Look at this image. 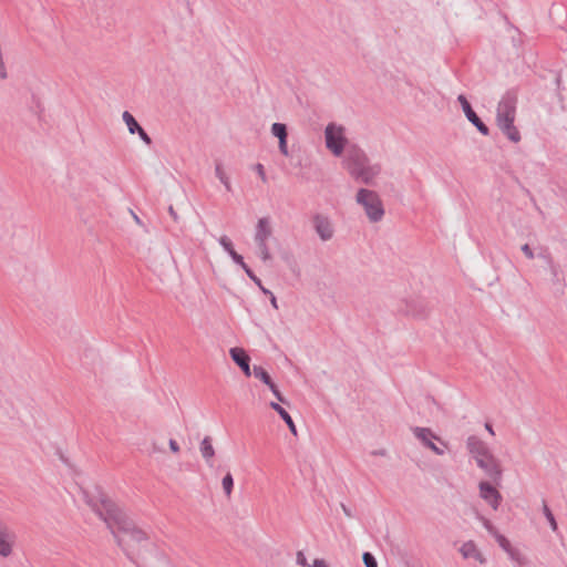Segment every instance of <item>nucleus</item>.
<instances>
[{"instance_id":"a19ab883","label":"nucleus","mask_w":567,"mask_h":567,"mask_svg":"<svg viewBox=\"0 0 567 567\" xmlns=\"http://www.w3.org/2000/svg\"><path fill=\"white\" fill-rule=\"evenodd\" d=\"M270 303H271V306H272L275 309H278L277 299H276V297L274 296V293L270 296Z\"/></svg>"},{"instance_id":"79ce46f5","label":"nucleus","mask_w":567,"mask_h":567,"mask_svg":"<svg viewBox=\"0 0 567 567\" xmlns=\"http://www.w3.org/2000/svg\"><path fill=\"white\" fill-rule=\"evenodd\" d=\"M485 429H486V431H487L491 435H494V434H495V432H494L493 426H492V424H491V423H485Z\"/></svg>"},{"instance_id":"39448f33","label":"nucleus","mask_w":567,"mask_h":567,"mask_svg":"<svg viewBox=\"0 0 567 567\" xmlns=\"http://www.w3.org/2000/svg\"><path fill=\"white\" fill-rule=\"evenodd\" d=\"M355 202L362 206L371 223L380 221L384 216V208L379 194L368 188H360L355 194Z\"/></svg>"},{"instance_id":"4be33fe9","label":"nucleus","mask_w":567,"mask_h":567,"mask_svg":"<svg viewBox=\"0 0 567 567\" xmlns=\"http://www.w3.org/2000/svg\"><path fill=\"white\" fill-rule=\"evenodd\" d=\"M271 133L274 136L280 138H287V127L282 123H274L271 126Z\"/></svg>"},{"instance_id":"4468645a","label":"nucleus","mask_w":567,"mask_h":567,"mask_svg":"<svg viewBox=\"0 0 567 567\" xmlns=\"http://www.w3.org/2000/svg\"><path fill=\"white\" fill-rule=\"evenodd\" d=\"M229 354L234 362L243 370L246 377L251 375L250 358L243 348H231Z\"/></svg>"},{"instance_id":"49530a36","label":"nucleus","mask_w":567,"mask_h":567,"mask_svg":"<svg viewBox=\"0 0 567 567\" xmlns=\"http://www.w3.org/2000/svg\"><path fill=\"white\" fill-rule=\"evenodd\" d=\"M132 215H133V218H134L135 223L141 225L142 221H141L140 217L136 214H134V213H132Z\"/></svg>"},{"instance_id":"7c9ffc66","label":"nucleus","mask_w":567,"mask_h":567,"mask_svg":"<svg viewBox=\"0 0 567 567\" xmlns=\"http://www.w3.org/2000/svg\"><path fill=\"white\" fill-rule=\"evenodd\" d=\"M255 171H256V173L259 175V177L261 178V181H262L264 183H266V182H267V176H266V173H265V169H264L262 164H259V163H258V164H256V165H255Z\"/></svg>"},{"instance_id":"f257e3e1","label":"nucleus","mask_w":567,"mask_h":567,"mask_svg":"<svg viewBox=\"0 0 567 567\" xmlns=\"http://www.w3.org/2000/svg\"><path fill=\"white\" fill-rule=\"evenodd\" d=\"M86 504L106 524L120 546H123L125 538L142 543L147 539L144 530L135 526L126 513L106 495L101 494L97 498L85 496Z\"/></svg>"},{"instance_id":"412c9836","label":"nucleus","mask_w":567,"mask_h":567,"mask_svg":"<svg viewBox=\"0 0 567 567\" xmlns=\"http://www.w3.org/2000/svg\"><path fill=\"white\" fill-rule=\"evenodd\" d=\"M221 486L226 496L229 497L231 495L234 487V478L229 472L224 476L221 481Z\"/></svg>"},{"instance_id":"6ab92c4d","label":"nucleus","mask_w":567,"mask_h":567,"mask_svg":"<svg viewBox=\"0 0 567 567\" xmlns=\"http://www.w3.org/2000/svg\"><path fill=\"white\" fill-rule=\"evenodd\" d=\"M122 118L131 134H135L136 130H140V124L128 111L123 112Z\"/></svg>"},{"instance_id":"37998d69","label":"nucleus","mask_w":567,"mask_h":567,"mask_svg":"<svg viewBox=\"0 0 567 567\" xmlns=\"http://www.w3.org/2000/svg\"><path fill=\"white\" fill-rule=\"evenodd\" d=\"M373 455H378V456H385L386 455V451L385 450H379V451H374L372 452Z\"/></svg>"},{"instance_id":"6e6552de","label":"nucleus","mask_w":567,"mask_h":567,"mask_svg":"<svg viewBox=\"0 0 567 567\" xmlns=\"http://www.w3.org/2000/svg\"><path fill=\"white\" fill-rule=\"evenodd\" d=\"M412 432L416 440L434 454L442 456L445 454L449 444L436 435L430 427L414 426Z\"/></svg>"},{"instance_id":"4c0bfd02","label":"nucleus","mask_w":567,"mask_h":567,"mask_svg":"<svg viewBox=\"0 0 567 567\" xmlns=\"http://www.w3.org/2000/svg\"><path fill=\"white\" fill-rule=\"evenodd\" d=\"M168 213H169L171 217H172L175 221H177V220H178V215H177V213L175 212V209H174V207H173V206H169V207H168Z\"/></svg>"},{"instance_id":"2f4dec72","label":"nucleus","mask_w":567,"mask_h":567,"mask_svg":"<svg viewBox=\"0 0 567 567\" xmlns=\"http://www.w3.org/2000/svg\"><path fill=\"white\" fill-rule=\"evenodd\" d=\"M245 272L258 287H261V280L252 272L249 267L245 269Z\"/></svg>"},{"instance_id":"9d476101","label":"nucleus","mask_w":567,"mask_h":567,"mask_svg":"<svg viewBox=\"0 0 567 567\" xmlns=\"http://www.w3.org/2000/svg\"><path fill=\"white\" fill-rule=\"evenodd\" d=\"M462 110L466 116V118L478 130V132L485 136L489 134L488 127L482 122V120L477 116V114L473 111L470 102L464 95H458L457 97Z\"/></svg>"},{"instance_id":"f3484780","label":"nucleus","mask_w":567,"mask_h":567,"mask_svg":"<svg viewBox=\"0 0 567 567\" xmlns=\"http://www.w3.org/2000/svg\"><path fill=\"white\" fill-rule=\"evenodd\" d=\"M270 408L272 410H275L279 415L280 417L285 421V423L287 424V426L289 427L290 432L293 434V435H297V429H296V425L293 423V420L292 417L290 416V414L278 403L276 402H270Z\"/></svg>"},{"instance_id":"c9c22d12","label":"nucleus","mask_w":567,"mask_h":567,"mask_svg":"<svg viewBox=\"0 0 567 567\" xmlns=\"http://www.w3.org/2000/svg\"><path fill=\"white\" fill-rule=\"evenodd\" d=\"M311 567H329L323 559H315Z\"/></svg>"},{"instance_id":"1a4fd4ad","label":"nucleus","mask_w":567,"mask_h":567,"mask_svg":"<svg viewBox=\"0 0 567 567\" xmlns=\"http://www.w3.org/2000/svg\"><path fill=\"white\" fill-rule=\"evenodd\" d=\"M311 224L315 231L322 241H328L333 237V226L328 216L322 214H315L311 218Z\"/></svg>"},{"instance_id":"c85d7f7f","label":"nucleus","mask_w":567,"mask_h":567,"mask_svg":"<svg viewBox=\"0 0 567 567\" xmlns=\"http://www.w3.org/2000/svg\"><path fill=\"white\" fill-rule=\"evenodd\" d=\"M136 133L138 134V136L145 144H147V145L152 144V138L141 126H140V130H136Z\"/></svg>"},{"instance_id":"0eeeda50","label":"nucleus","mask_w":567,"mask_h":567,"mask_svg":"<svg viewBox=\"0 0 567 567\" xmlns=\"http://www.w3.org/2000/svg\"><path fill=\"white\" fill-rule=\"evenodd\" d=\"M326 147L337 157L341 156L346 150L348 138L346 128L336 123H329L324 128Z\"/></svg>"},{"instance_id":"a211bd4d","label":"nucleus","mask_w":567,"mask_h":567,"mask_svg":"<svg viewBox=\"0 0 567 567\" xmlns=\"http://www.w3.org/2000/svg\"><path fill=\"white\" fill-rule=\"evenodd\" d=\"M215 175L219 179V182L224 185L227 192H231V184L228 175L226 174L221 162H215Z\"/></svg>"},{"instance_id":"ea45409f","label":"nucleus","mask_w":567,"mask_h":567,"mask_svg":"<svg viewBox=\"0 0 567 567\" xmlns=\"http://www.w3.org/2000/svg\"><path fill=\"white\" fill-rule=\"evenodd\" d=\"M152 451H153L154 453H161V452H163V449H162V447H159V446L154 442V443H152Z\"/></svg>"},{"instance_id":"e433bc0d","label":"nucleus","mask_w":567,"mask_h":567,"mask_svg":"<svg viewBox=\"0 0 567 567\" xmlns=\"http://www.w3.org/2000/svg\"><path fill=\"white\" fill-rule=\"evenodd\" d=\"M274 395L277 398V400H278L279 402L285 403V404L287 403L286 399L282 396V394L280 393V391H279V390H276V391L274 392Z\"/></svg>"},{"instance_id":"58836bf2","label":"nucleus","mask_w":567,"mask_h":567,"mask_svg":"<svg viewBox=\"0 0 567 567\" xmlns=\"http://www.w3.org/2000/svg\"><path fill=\"white\" fill-rule=\"evenodd\" d=\"M341 508L346 516L352 517L351 511L344 504H341Z\"/></svg>"},{"instance_id":"9b49d317","label":"nucleus","mask_w":567,"mask_h":567,"mask_svg":"<svg viewBox=\"0 0 567 567\" xmlns=\"http://www.w3.org/2000/svg\"><path fill=\"white\" fill-rule=\"evenodd\" d=\"M478 489L481 498H483L491 505L493 509L496 511L502 502L501 493L489 482L486 481H482L478 484Z\"/></svg>"},{"instance_id":"7ed1b4c3","label":"nucleus","mask_w":567,"mask_h":567,"mask_svg":"<svg viewBox=\"0 0 567 567\" xmlns=\"http://www.w3.org/2000/svg\"><path fill=\"white\" fill-rule=\"evenodd\" d=\"M466 450L475 460L476 465L494 483H498L502 480L503 471L501 462L483 440L476 435H470L466 439Z\"/></svg>"},{"instance_id":"b1692460","label":"nucleus","mask_w":567,"mask_h":567,"mask_svg":"<svg viewBox=\"0 0 567 567\" xmlns=\"http://www.w3.org/2000/svg\"><path fill=\"white\" fill-rule=\"evenodd\" d=\"M543 512H544V515L546 516L547 520L549 522L551 529L556 530L557 529L556 519L546 503H544Z\"/></svg>"},{"instance_id":"ddd939ff","label":"nucleus","mask_w":567,"mask_h":567,"mask_svg":"<svg viewBox=\"0 0 567 567\" xmlns=\"http://www.w3.org/2000/svg\"><path fill=\"white\" fill-rule=\"evenodd\" d=\"M14 534L0 522V555L8 557L12 553V545L14 543Z\"/></svg>"},{"instance_id":"bb28decb","label":"nucleus","mask_w":567,"mask_h":567,"mask_svg":"<svg viewBox=\"0 0 567 567\" xmlns=\"http://www.w3.org/2000/svg\"><path fill=\"white\" fill-rule=\"evenodd\" d=\"M483 526L486 528V530L494 537L498 535V530L495 528V526L488 520L487 518L482 517L481 518Z\"/></svg>"},{"instance_id":"2eb2a0df","label":"nucleus","mask_w":567,"mask_h":567,"mask_svg":"<svg viewBox=\"0 0 567 567\" xmlns=\"http://www.w3.org/2000/svg\"><path fill=\"white\" fill-rule=\"evenodd\" d=\"M199 451H200V454H202L203 458L205 460L206 464L208 466H213L215 449L212 444V439L209 436H205L202 440L200 445H199Z\"/></svg>"},{"instance_id":"f03ea898","label":"nucleus","mask_w":567,"mask_h":567,"mask_svg":"<svg viewBox=\"0 0 567 567\" xmlns=\"http://www.w3.org/2000/svg\"><path fill=\"white\" fill-rule=\"evenodd\" d=\"M343 166L354 181L370 186L374 185V179L381 173V166L371 164L364 151L357 145L346 150Z\"/></svg>"},{"instance_id":"c756f323","label":"nucleus","mask_w":567,"mask_h":567,"mask_svg":"<svg viewBox=\"0 0 567 567\" xmlns=\"http://www.w3.org/2000/svg\"><path fill=\"white\" fill-rule=\"evenodd\" d=\"M296 561L298 565L302 566V567H306L308 566V561H307V558L303 554V551L299 550L296 555Z\"/></svg>"},{"instance_id":"473e14b6","label":"nucleus","mask_w":567,"mask_h":567,"mask_svg":"<svg viewBox=\"0 0 567 567\" xmlns=\"http://www.w3.org/2000/svg\"><path fill=\"white\" fill-rule=\"evenodd\" d=\"M522 251L524 252V255L528 258V259H533L534 258V252L532 250V248L529 247L528 244H524L522 247H520Z\"/></svg>"},{"instance_id":"c03bdc74","label":"nucleus","mask_w":567,"mask_h":567,"mask_svg":"<svg viewBox=\"0 0 567 567\" xmlns=\"http://www.w3.org/2000/svg\"><path fill=\"white\" fill-rule=\"evenodd\" d=\"M267 386L270 389V391L274 393L276 390H278V386L272 382V380L270 381L269 384H267Z\"/></svg>"},{"instance_id":"423d86ee","label":"nucleus","mask_w":567,"mask_h":567,"mask_svg":"<svg viewBox=\"0 0 567 567\" xmlns=\"http://www.w3.org/2000/svg\"><path fill=\"white\" fill-rule=\"evenodd\" d=\"M272 236V227L268 217L259 218L255 228L254 240L257 254L264 262L271 260L272 256L268 247V239Z\"/></svg>"},{"instance_id":"f704fd0d","label":"nucleus","mask_w":567,"mask_h":567,"mask_svg":"<svg viewBox=\"0 0 567 567\" xmlns=\"http://www.w3.org/2000/svg\"><path fill=\"white\" fill-rule=\"evenodd\" d=\"M168 445H169V450L173 452V453H178L179 452V445L178 443L171 439L169 442H168Z\"/></svg>"},{"instance_id":"20e7f679","label":"nucleus","mask_w":567,"mask_h":567,"mask_svg":"<svg viewBox=\"0 0 567 567\" xmlns=\"http://www.w3.org/2000/svg\"><path fill=\"white\" fill-rule=\"evenodd\" d=\"M517 99L513 93H506L497 104L496 109V124L506 137L518 143L520 134L514 125L516 117Z\"/></svg>"},{"instance_id":"a18cd8bd","label":"nucleus","mask_w":567,"mask_h":567,"mask_svg":"<svg viewBox=\"0 0 567 567\" xmlns=\"http://www.w3.org/2000/svg\"><path fill=\"white\" fill-rule=\"evenodd\" d=\"M259 288H260V290H261L265 295H268V296H271V295H272V292H271L270 290H268L267 288H265L262 285H261V287H259Z\"/></svg>"},{"instance_id":"5701e85b","label":"nucleus","mask_w":567,"mask_h":567,"mask_svg":"<svg viewBox=\"0 0 567 567\" xmlns=\"http://www.w3.org/2000/svg\"><path fill=\"white\" fill-rule=\"evenodd\" d=\"M498 545L504 549L506 553H508L511 556H513V548L508 539L503 536L502 534L496 535L495 537Z\"/></svg>"},{"instance_id":"cd10ccee","label":"nucleus","mask_w":567,"mask_h":567,"mask_svg":"<svg viewBox=\"0 0 567 567\" xmlns=\"http://www.w3.org/2000/svg\"><path fill=\"white\" fill-rule=\"evenodd\" d=\"M231 259L237 264L239 265L244 270L248 268L247 264L244 261V258L241 255H239L236 250L235 251H230V255Z\"/></svg>"},{"instance_id":"dca6fc26","label":"nucleus","mask_w":567,"mask_h":567,"mask_svg":"<svg viewBox=\"0 0 567 567\" xmlns=\"http://www.w3.org/2000/svg\"><path fill=\"white\" fill-rule=\"evenodd\" d=\"M551 274V280L556 285L565 286V275L558 265H556L549 255L544 256Z\"/></svg>"},{"instance_id":"f8f14e48","label":"nucleus","mask_w":567,"mask_h":567,"mask_svg":"<svg viewBox=\"0 0 567 567\" xmlns=\"http://www.w3.org/2000/svg\"><path fill=\"white\" fill-rule=\"evenodd\" d=\"M458 550L464 559H474L481 565H484L487 561L486 557L473 540L463 543Z\"/></svg>"},{"instance_id":"aec40b11","label":"nucleus","mask_w":567,"mask_h":567,"mask_svg":"<svg viewBox=\"0 0 567 567\" xmlns=\"http://www.w3.org/2000/svg\"><path fill=\"white\" fill-rule=\"evenodd\" d=\"M252 373L256 379H259L266 385L269 384L271 381L269 373L260 365H255L252 369Z\"/></svg>"},{"instance_id":"72a5a7b5","label":"nucleus","mask_w":567,"mask_h":567,"mask_svg":"<svg viewBox=\"0 0 567 567\" xmlns=\"http://www.w3.org/2000/svg\"><path fill=\"white\" fill-rule=\"evenodd\" d=\"M279 150L285 155L288 156V146H287V138H280L279 140Z\"/></svg>"},{"instance_id":"393cba45","label":"nucleus","mask_w":567,"mask_h":567,"mask_svg":"<svg viewBox=\"0 0 567 567\" xmlns=\"http://www.w3.org/2000/svg\"><path fill=\"white\" fill-rule=\"evenodd\" d=\"M219 244L221 247L230 255V251H235L231 240L227 236H221L219 238Z\"/></svg>"},{"instance_id":"a878e982","label":"nucleus","mask_w":567,"mask_h":567,"mask_svg":"<svg viewBox=\"0 0 567 567\" xmlns=\"http://www.w3.org/2000/svg\"><path fill=\"white\" fill-rule=\"evenodd\" d=\"M362 559L365 567H378L377 559L371 553H364Z\"/></svg>"}]
</instances>
